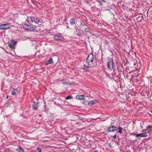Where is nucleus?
Here are the masks:
<instances>
[{"label": "nucleus", "mask_w": 152, "mask_h": 152, "mask_svg": "<svg viewBox=\"0 0 152 152\" xmlns=\"http://www.w3.org/2000/svg\"><path fill=\"white\" fill-rule=\"evenodd\" d=\"M97 1L100 4H102V0H97Z\"/></svg>", "instance_id": "obj_24"}, {"label": "nucleus", "mask_w": 152, "mask_h": 152, "mask_svg": "<svg viewBox=\"0 0 152 152\" xmlns=\"http://www.w3.org/2000/svg\"><path fill=\"white\" fill-rule=\"evenodd\" d=\"M77 35L79 37L80 36H81V34L80 32L79 33H78Z\"/></svg>", "instance_id": "obj_27"}, {"label": "nucleus", "mask_w": 152, "mask_h": 152, "mask_svg": "<svg viewBox=\"0 0 152 152\" xmlns=\"http://www.w3.org/2000/svg\"><path fill=\"white\" fill-rule=\"evenodd\" d=\"M63 84H67V83L66 82H65V83H63Z\"/></svg>", "instance_id": "obj_28"}, {"label": "nucleus", "mask_w": 152, "mask_h": 152, "mask_svg": "<svg viewBox=\"0 0 152 152\" xmlns=\"http://www.w3.org/2000/svg\"><path fill=\"white\" fill-rule=\"evenodd\" d=\"M97 102V101L95 100L90 101L88 102V105H92L95 104H96Z\"/></svg>", "instance_id": "obj_13"}, {"label": "nucleus", "mask_w": 152, "mask_h": 152, "mask_svg": "<svg viewBox=\"0 0 152 152\" xmlns=\"http://www.w3.org/2000/svg\"><path fill=\"white\" fill-rule=\"evenodd\" d=\"M118 129V127L114 126H112L108 127L107 131L109 132H113L116 131Z\"/></svg>", "instance_id": "obj_3"}, {"label": "nucleus", "mask_w": 152, "mask_h": 152, "mask_svg": "<svg viewBox=\"0 0 152 152\" xmlns=\"http://www.w3.org/2000/svg\"><path fill=\"white\" fill-rule=\"evenodd\" d=\"M88 1H87L86 2V3H88Z\"/></svg>", "instance_id": "obj_32"}, {"label": "nucleus", "mask_w": 152, "mask_h": 152, "mask_svg": "<svg viewBox=\"0 0 152 152\" xmlns=\"http://www.w3.org/2000/svg\"><path fill=\"white\" fill-rule=\"evenodd\" d=\"M70 23L72 25H73L74 24H75V19H72L70 20Z\"/></svg>", "instance_id": "obj_15"}, {"label": "nucleus", "mask_w": 152, "mask_h": 152, "mask_svg": "<svg viewBox=\"0 0 152 152\" xmlns=\"http://www.w3.org/2000/svg\"><path fill=\"white\" fill-rule=\"evenodd\" d=\"M118 128L119 129V132L121 134L122 133V128L120 126L118 127Z\"/></svg>", "instance_id": "obj_18"}, {"label": "nucleus", "mask_w": 152, "mask_h": 152, "mask_svg": "<svg viewBox=\"0 0 152 152\" xmlns=\"http://www.w3.org/2000/svg\"><path fill=\"white\" fill-rule=\"evenodd\" d=\"M53 63L52 59L51 58H49V60L46 62V64L48 65L49 64H51Z\"/></svg>", "instance_id": "obj_11"}, {"label": "nucleus", "mask_w": 152, "mask_h": 152, "mask_svg": "<svg viewBox=\"0 0 152 152\" xmlns=\"http://www.w3.org/2000/svg\"><path fill=\"white\" fill-rule=\"evenodd\" d=\"M146 131H147L148 132H150L152 131V126L150 125H149L147 127L146 129Z\"/></svg>", "instance_id": "obj_10"}, {"label": "nucleus", "mask_w": 152, "mask_h": 152, "mask_svg": "<svg viewBox=\"0 0 152 152\" xmlns=\"http://www.w3.org/2000/svg\"><path fill=\"white\" fill-rule=\"evenodd\" d=\"M27 20L28 23L29 21H31L32 22H34L35 23H37L40 22V20L38 19L36 17H28Z\"/></svg>", "instance_id": "obj_2"}, {"label": "nucleus", "mask_w": 152, "mask_h": 152, "mask_svg": "<svg viewBox=\"0 0 152 152\" xmlns=\"http://www.w3.org/2000/svg\"><path fill=\"white\" fill-rule=\"evenodd\" d=\"M94 152H99V151H98L96 150V151H94Z\"/></svg>", "instance_id": "obj_30"}, {"label": "nucleus", "mask_w": 152, "mask_h": 152, "mask_svg": "<svg viewBox=\"0 0 152 152\" xmlns=\"http://www.w3.org/2000/svg\"><path fill=\"white\" fill-rule=\"evenodd\" d=\"M113 138L115 139L116 138V135H114V136H113Z\"/></svg>", "instance_id": "obj_26"}, {"label": "nucleus", "mask_w": 152, "mask_h": 152, "mask_svg": "<svg viewBox=\"0 0 152 152\" xmlns=\"http://www.w3.org/2000/svg\"><path fill=\"white\" fill-rule=\"evenodd\" d=\"M10 28V25L8 24H2L0 25V30H6Z\"/></svg>", "instance_id": "obj_4"}, {"label": "nucleus", "mask_w": 152, "mask_h": 152, "mask_svg": "<svg viewBox=\"0 0 152 152\" xmlns=\"http://www.w3.org/2000/svg\"><path fill=\"white\" fill-rule=\"evenodd\" d=\"M16 151L19 152H23V150L21 148H19L17 149Z\"/></svg>", "instance_id": "obj_17"}, {"label": "nucleus", "mask_w": 152, "mask_h": 152, "mask_svg": "<svg viewBox=\"0 0 152 152\" xmlns=\"http://www.w3.org/2000/svg\"><path fill=\"white\" fill-rule=\"evenodd\" d=\"M108 67L110 70H112L113 68V63H110V64H107Z\"/></svg>", "instance_id": "obj_12"}, {"label": "nucleus", "mask_w": 152, "mask_h": 152, "mask_svg": "<svg viewBox=\"0 0 152 152\" xmlns=\"http://www.w3.org/2000/svg\"><path fill=\"white\" fill-rule=\"evenodd\" d=\"M102 1H103L104 2H105V1L104 0H102Z\"/></svg>", "instance_id": "obj_31"}, {"label": "nucleus", "mask_w": 152, "mask_h": 152, "mask_svg": "<svg viewBox=\"0 0 152 152\" xmlns=\"http://www.w3.org/2000/svg\"><path fill=\"white\" fill-rule=\"evenodd\" d=\"M54 38L56 40H61L63 39V37L61 35L58 34L55 35L54 36Z\"/></svg>", "instance_id": "obj_6"}, {"label": "nucleus", "mask_w": 152, "mask_h": 152, "mask_svg": "<svg viewBox=\"0 0 152 152\" xmlns=\"http://www.w3.org/2000/svg\"><path fill=\"white\" fill-rule=\"evenodd\" d=\"M67 20V19L66 18H65V19L64 20L65 21Z\"/></svg>", "instance_id": "obj_29"}, {"label": "nucleus", "mask_w": 152, "mask_h": 152, "mask_svg": "<svg viewBox=\"0 0 152 152\" xmlns=\"http://www.w3.org/2000/svg\"><path fill=\"white\" fill-rule=\"evenodd\" d=\"M94 58L92 53L90 54L87 58L86 62L84 63V66L86 68V69H88V67L89 65H91L93 63Z\"/></svg>", "instance_id": "obj_1"}, {"label": "nucleus", "mask_w": 152, "mask_h": 152, "mask_svg": "<svg viewBox=\"0 0 152 152\" xmlns=\"http://www.w3.org/2000/svg\"><path fill=\"white\" fill-rule=\"evenodd\" d=\"M4 152H10L9 150L6 149L4 150Z\"/></svg>", "instance_id": "obj_25"}, {"label": "nucleus", "mask_w": 152, "mask_h": 152, "mask_svg": "<svg viewBox=\"0 0 152 152\" xmlns=\"http://www.w3.org/2000/svg\"><path fill=\"white\" fill-rule=\"evenodd\" d=\"M7 98H8V96H7Z\"/></svg>", "instance_id": "obj_33"}, {"label": "nucleus", "mask_w": 152, "mask_h": 152, "mask_svg": "<svg viewBox=\"0 0 152 152\" xmlns=\"http://www.w3.org/2000/svg\"><path fill=\"white\" fill-rule=\"evenodd\" d=\"M15 42L14 41H12L10 43V44L9 45V47L10 48H12L13 47L14 45L15 44Z\"/></svg>", "instance_id": "obj_16"}, {"label": "nucleus", "mask_w": 152, "mask_h": 152, "mask_svg": "<svg viewBox=\"0 0 152 152\" xmlns=\"http://www.w3.org/2000/svg\"><path fill=\"white\" fill-rule=\"evenodd\" d=\"M38 103H36V102H34L33 103V104L32 105V107L33 108L34 110H36L37 109L38 107Z\"/></svg>", "instance_id": "obj_8"}, {"label": "nucleus", "mask_w": 152, "mask_h": 152, "mask_svg": "<svg viewBox=\"0 0 152 152\" xmlns=\"http://www.w3.org/2000/svg\"><path fill=\"white\" fill-rule=\"evenodd\" d=\"M17 93V91H12V95H14L16 94V93Z\"/></svg>", "instance_id": "obj_20"}, {"label": "nucleus", "mask_w": 152, "mask_h": 152, "mask_svg": "<svg viewBox=\"0 0 152 152\" xmlns=\"http://www.w3.org/2000/svg\"><path fill=\"white\" fill-rule=\"evenodd\" d=\"M147 136V134L146 132L141 133V134H137L136 135V136L138 137H145Z\"/></svg>", "instance_id": "obj_5"}, {"label": "nucleus", "mask_w": 152, "mask_h": 152, "mask_svg": "<svg viewBox=\"0 0 152 152\" xmlns=\"http://www.w3.org/2000/svg\"><path fill=\"white\" fill-rule=\"evenodd\" d=\"M23 27L25 29L29 30V25L28 24H24L23 25Z\"/></svg>", "instance_id": "obj_14"}, {"label": "nucleus", "mask_w": 152, "mask_h": 152, "mask_svg": "<svg viewBox=\"0 0 152 152\" xmlns=\"http://www.w3.org/2000/svg\"><path fill=\"white\" fill-rule=\"evenodd\" d=\"M72 98V96H67L66 98V99H71Z\"/></svg>", "instance_id": "obj_21"}, {"label": "nucleus", "mask_w": 152, "mask_h": 152, "mask_svg": "<svg viewBox=\"0 0 152 152\" xmlns=\"http://www.w3.org/2000/svg\"><path fill=\"white\" fill-rule=\"evenodd\" d=\"M76 98L79 99L83 100L85 99V96L84 95H77Z\"/></svg>", "instance_id": "obj_9"}, {"label": "nucleus", "mask_w": 152, "mask_h": 152, "mask_svg": "<svg viewBox=\"0 0 152 152\" xmlns=\"http://www.w3.org/2000/svg\"><path fill=\"white\" fill-rule=\"evenodd\" d=\"M113 63V60L112 58H110L107 62V64H110V63Z\"/></svg>", "instance_id": "obj_19"}, {"label": "nucleus", "mask_w": 152, "mask_h": 152, "mask_svg": "<svg viewBox=\"0 0 152 152\" xmlns=\"http://www.w3.org/2000/svg\"><path fill=\"white\" fill-rule=\"evenodd\" d=\"M37 150L38 152H41V150L40 148H37Z\"/></svg>", "instance_id": "obj_23"}, {"label": "nucleus", "mask_w": 152, "mask_h": 152, "mask_svg": "<svg viewBox=\"0 0 152 152\" xmlns=\"http://www.w3.org/2000/svg\"><path fill=\"white\" fill-rule=\"evenodd\" d=\"M144 131H145V130H143V132H144Z\"/></svg>", "instance_id": "obj_34"}, {"label": "nucleus", "mask_w": 152, "mask_h": 152, "mask_svg": "<svg viewBox=\"0 0 152 152\" xmlns=\"http://www.w3.org/2000/svg\"><path fill=\"white\" fill-rule=\"evenodd\" d=\"M78 117V118L79 119H80V120H82V119H85V118H83V117H80L79 116H78L77 117Z\"/></svg>", "instance_id": "obj_22"}, {"label": "nucleus", "mask_w": 152, "mask_h": 152, "mask_svg": "<svg viewBox=\"0 0 152 152\" xmlns=\"http://www.w3.org/2000/svg\"><path fill=\"white\" fill-rule=\"evenodd\" d=\"M36 29V26L32 24L29 25V30L33 31Z\"/></svg>", "instance_id": "obj_7"}]
</instances>
